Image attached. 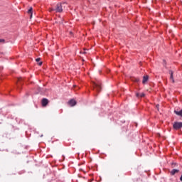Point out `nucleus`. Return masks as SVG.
Masks as SVG:
<instances>
[{
	"instance_id": "9",
	"label": "nucleus",
	"mask_w": 182,
	"mask_h": 182,
	"mask_svg": "<svg viewBox=\"0 0 182 182\" xmlns=\"http://www.w3.org/2000/svg\"><path fill=\"white\" fill-rule=\"evenodd\" d=\"M178 171H180L178 170V169H173V170L171 171V176H174V174H176V173H178Z\"/></svg>"
},
{
	"instance_id": "3",
	"label": "nucleus",
	"mask_w": 182,
	"mask_h": 182,
	"mask_svg": "<svg viewBox=\"0 0 182 182\" xmlns=\"http://www.w3.org/2000/svg\"><path fill=\"white\" fill-rule=\"evenodd\" d=\"M173 127L175 130H179V129H181L182 127V122H174Z\"/></svg>"
},
{
	"instance_id": "11",
	"label": "nucleus",
	"mask_w": 182,
	"mask_h": 182,
	"mask_svg": "<svg viewBox=\"0 0 182 182\" xmlns=\"http://www.w3.org/2000/svg\"><path fill=\"white\" fill-rule=\"evenodd\" d=\"M170 79L172 80L173 83H174V77H173V75L170 76Z\"/></svg>"
},
{
	"instance_id": "1",
	"label": "nucleus",
	"mask_w": 182,
	"mask_h": 182,
	"mask_svg": "<svg viewBox=\"0 0 182 182\" xmlns=\"http://www.w3.org/2000/svg\"><path fill=\"white\" fill-rule=\"evenodd\" d=\"M66 3H58L55 6V8H51L50 9V12H58L59 14L63 12V5H65Z\"/></svg>"
},
{
	"instance_id": "10",
	"label": "nucleus",
	"mask_w": 182,
	"mask_h": 182,
	"mask_svg": "<svg viewBox=\"0 0 182 182\" xmlns=\"http://www.w3.org/2000/svg\"><path fill=\"white\" fill-rule=\"evenodd\" d=\"M136 96H137V97H144L145 95H144V93H141V94L137 93Z\"/></svg>"
},
{
	"instance_id": "19",
	"label": "nucleus",
	"mask_w": 182,
	"mask_h": 182,
	"mask_svg": "<svg viewBox=\"0 0 182 182\" xmlns=\"http://www.w3.org/2000/svg\"><path fill=\"white\" fill-rule=\"evenodd\" d=\"M43 135H41V137H43Z\"/></svg>"
},
{
	"instance_id": "5",
	"label": "nucleus",
	"mask_w": 182,
	"mask_h": 182,
	"mask_svg": "<svg viewBox=\"0 0 182 182\" xmlns=\"http://www.w3.org/2000/svg\"><path fill=\"white\" fill-rule=\"evenodd\" d=\"M68 105H70V106H71L72 107H73V106H76V100H70V101H68Z\"/></svg>"
},
{
	"instance_id": "4",
	"label": "nucleus",
	"mask_w": 182,
	"mask_h": 182,
	"mask_svg": "<svg viewBox=\"0 0 182 182\" xmlns=\"http://www.w3.org/2000/svg\"><path fill=\"white\" fill-rule=\"evenodd\" d=\"M42 106L46 107L48 106V103H49V100L46 98H43L41 101Z\"/></svg>"
},
{
	"instance_id": "8",
	"label": "nucleus",
	"mask_w": 182,
	"mask_h": 182,
	"mask_svg": "<svg viewBox=\"0 0 182 182\" xmlns=\"http://www.w3.org/2000/svg\"><path fill=\"white\" fill-rule=\"evenodd\" d=\"M174 113L177 114V116H182V109L180 111L174 110Z\"/></svg>"
},
{
	"instance_id": "15",
	"label": "nucleus",
	"mask_w": 182,
	"mask_h": 182,
	"mask_svg": "<svg viewBox=\"0 0 182 182\" xmlns=\"http://www.w3.org/2000/svg\"><path fill=\"white\" fill-rule=\"evenodd\" d=\"M139 78H135V82H139Z\"/></svg>"
},
{
	"instance_id": "17",
	"label": "nucleus",
	"mask_w": 182,
	"mask_h": 182,
	"mask_svg": "<svg viewBox=\"0 0 182 182\" xmlns=\"http://www.w3.org/2000/svg\"><path fill=\"white\" fill-rule=\"evenodd\" d=\"M159 106H160L159 105H156V108L159 109Z\"/></svg>"
},
{
	"instance_id": "18",
	"label": "nucleus",
	"mask_w": 182,
	"mask_h": 182,
	"mask_svg": "<svg viewBox=\"0 0 182 182\" xmlns=\"http://www.w3.org/2000/svg\"><path fill=\"white\" fill-rule=\"evenodd\" d=\"M21 79H18V82H21Z\"/></svg>"
},
{
	"instance_id": "12",
	"label": "nucleus",
	"mask_w": 182,
	"mask_h": 182,
	"mask_svg": "<svg viewBox=\"0 0 182 182\" xmlns=\"http://www.w3.org/2000/svg\"><path fill=\"white\" fill-rule=\"evenodd\" d=\"M169 75L170 76H173V70H169Z\"/></svg>"
},
{
	"instance_id": "6",
	"label": "nucleus",
	"mask_w": 182,
	"mask_h": 182,
	"mask_svg": "<svg viewBox=\"0 0 182 182\" xmlns=\"http://www.w3.org/2000/svg\"><path fill=\"white\" fill-rule=\"evenodd\" d=\"M33 11V9L32 7H30V9L28 10V14L30 15V18H32V12Z\"/></svg>"
},
{
	"instance_id": "7",
	"label": "nucleus",
	"mask_w": 182,
	"mask_h": 182,
	"mask_svg": "<svg viewBox=\"0 0 182 182\" xmlns=\"http://www.w3.org/2000/svg\"><path fill=\"white\" fill-rule=\"evenodd\" d=\"M147 80H149V75H144L143 77V80H142V83H146V82H147Z\"/></svg>"
},
{
	"instance_id": "13",
	"label": "nucleus",
	"mask_w": 182,
	"mask_h": 182,
	"mask_svg": "<svg viewBox=\"0 0 182 182\" xmlns=\"http://www.w3.org/2000/svg\"><path fill=\"white\" fill-rule=\"evenodd\" d=\"M4 42H5V40H4V39H0V43H4Z\"/></svg>"
},
{
	"instance_id": "2",
	"label": "nucleus",
	"mask_w": 182,
	"mask_h": 182,
	"mask_svg": "<svg viewBox=\"0 0 182 182\" xmlns=\"http://www.w3.org/2000/svg\"><path fill=\"white\" fill-rule=\"evenodd\" d=\"M92 86H93L94 90H96V92H100V90H102V85L99 81L96 82H93Z\"/></svg>"
},
{
	"instance_id": "14",
	"label": "nucleus",
	"mask_w": 182,
	"mask_h": 182,
	"mask_svg": "<svg viewBox=\"0 0 182 182\" xmlns=\"http://www.w3.org/2000/svg\"><path fill=\"white\" fill-rule=\"evenodd\" d=\"M36 62H39L41 60V58H36Z\"/></svg>"
},
{
	"instance_id": "16",
	"label": "nucleus",
	"mask_w": 182,
	"mask_h": 182,
	"mask_svg": "<svg viewBox=\"0 0 182 182\" xmlns=\"http://www.w3.org/2000/svg\"><path fill=\"white\" fill-rule=\"evenodd\" d=\"M38 65H39V66H41L42 62H40V63H38Z\"/></svg>"
}]
</instances>
